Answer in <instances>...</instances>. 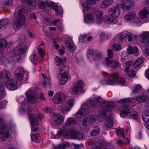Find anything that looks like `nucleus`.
<instances>
[{
  "mask_svg": "<svg viewBox=\"0 0 149 149\" xmlns=\"http://www.w3.org/2000/svg\"><path fill=\"white\" fill-rule=\"evenodd\" d=\"M84 17L90 21H93L95 19V17L93 14L91 13H88L84 15Z\"/></svg>",
  "mask_w": 149,
  "mask_h": 149,
  "instance_id": "37998d69",
  "label": "nucleus"
},
{
  "mask_svg": "<svg viewBox=\"0 0 149 149\" xmlns=\"http://www.w3.org/2000/svg\"><path fill=\"white\" fill-rule=\"evenodd\" d=\"M61 77L62 78H67L68 79H69L70 78V74L67 72H63V73L61 74Z\"/></svg>",
  "mask_w": 149,
  "mask_h": 149,
  "instance_id": "bf43d9fd",
  "label": "nucleus"
},
{
  "mask_svg": "<svg viewBox=\"0 0 149 149\" xmlns=\"http://www.w3.org/2000/svg\"><path fill=\"white\" fill-rule=\"evenodd\" d=\"M77 123V121L76 119L72 117H71L69 118L68 119L66 120L65 122V125L67 126H69L71 125H74Z\"/></svg>",
  "mask_w": 149,
  "mask_h": 149,
  "instance_id": "c9c22d12",
  "label": "nucleus"
},
{
  "mask_svg": "<svg viewBox=\"0 0 149 149\" xmlns=\"http://www.w3.org/2000/svg\"><path fill=\"white\" fill-rule=\"evenodd\" d=\"M66 146L65 143H63L58 146L54 149H65Z\"/></svg>",
  "mask_w": 149,
  "mask_h": 149,
  "instance_id": "680f3d73",
  "label": "nucleus"
},
{
  "mask_svg": "<svg viewBox=\"0 0 149 149\" xmlns=\"http://www.w3.org/2000/svg\"><path fill=\"white\" fill-rule=\"evenodd\" d=\"M100 100H102V102L103 103L104 102V100H103L102 99H101L99 97L94 98L93 100H91L90 101V102L92 106L95 107L98 105Z\"/></svg>",
  "mask_w": 149,
  "mask_h": 149,
  "instance_id": "cd10ccee",
  "label": "nucleus"
},
{
  "mask_svg": "<svg viewBox=\"0 0 149 149\" xmlns=\"http://www.w3.org/2000/svg\"><path fill=\"white\" fill-rule=\"evenodd\" d=\"M104 107H102L99 113V116L104 118L107 114V112L111 111L114 107V104L109 102H107L105 105L104 104Z\"/></svg>",
  "mask_w": 149,
  "mask_h": 149,
  "instance_id": "7ed1b4c3",
  "label": "nucleus"
},
{
  "mask_svg": "<svg viewBox=\"0 0 149 149\" xmlns=\"http://www.w3.org/2000/svg\"><path fill=\"white\" fill-rule=\"evenodd\" d=\"M105 62H106L105 66H107L108 67H110L113 68L119 67L120 66V64L118 61H113L111 59H109L108 58H106Z\"/></svg>",
  "mask_w": 149,
  "mask_h": 149,
  "instance_id": "ddd939ff",
  "label": "nucleus"
},
{
  "mask_svg": "<svg viewBox=\"0 0 149 149\" xmlns=\"http://www.w3.org/2000/svg\"><path fill=\"white\" fill-rule=\"evenodd\" d=\"M7 102L6 101L3 100L0 102V109L5 108L7 104Z\"/></svg>",
  "mask_w": 149,
  "mask_h": 149,
  "instance_id": "052dcab7",
  "label": "nucleus"
},
{
  "mask_svg": "<svg viewBox=\"0 0 149 149\" xmlns=\"http://www.w3.org/2000/svg\"><path fill=\"white\" fill-rule=\"evenodd\" d=\"M42 76L43 78V87L46 88L47 86H50L51 85V78L50 77H46L45 76L44 74H42Z\"/></svg>",
  "mask_w": 149,
  "mask_h": 149,
  "instance_id": "393cba45",
  "label": "nucleus"
},
{
  "mask_svg": "<svg viewBox=\"0 0 149 149\" xmlns=\"http://www.w3.org/2000/svg\"><path fill=\"white\" fill-rule=\"evenodd\" d=\"M149 14V8L145 7L140 11L139 15L141 18L145 19L148 17Z\"/></svg>",
  "mask_w": 149,
  "mask_h": 149,
  "instance_id": "5701e85b",
  "label": "nucleus"
},
{
  "mask_svg": "<svg viewBox=\"0 0 149 149\" xmlns=\"http://www.w3.org/2000/svg\"><path fill=\"white\" fill-rule=\"evenodd\" d=\"M25 9L22 6H19L16 8L15 10V16L23 15L21 14L22 12L24 13Z\"/></svg>",
  "mask_w": 149,
  "mask_h": 149,
  "instance_id": "7c9ffc66",
  "label": "nucleus"
},
{
  "mask_svg": "<svg viewBox=\"0 0 149 149\" xmlns=\"http://www.w3.org/2000/svg\"><path fill=\"white\" fill-rule=\"evenodd\" d=\"M128 115H130L132 116L134 119H137L139 117V114L135 111L132 110L130 111H129Z\"/></svg>",
  "mask_w": 149,
  "mask_h": 149,
  "instance_id": "de8ad7c7",
  "label": "nucleus"
},
{
  "mask_svg": "<svg viewBox=\"0 0 149 149\" xmlns=\"http://www.w3.org/2000/svg\"><path fill=\"white\" fill-rule=\"evenodd\" d=\"M113 120L111 116H109L106 118L104 126L107 129H105V130H108L109 129H110L112 127Z\"/></svg>",
  "mask_w": 149,
  "mask_h": 149,
  "instance_id": "6ab92c4d",
  "label": "nucleus"
},
{
  "mask_svg": "<svg viewBox=\"0 0 149 149\" xmlns=\"http://www.w3.org/2000/svg\"><path fill=\"white\" fill-rule=\"evenodd\" d=\"M4 5L6 6H12L13 4V2L12 0H8L6 1L5 3H3Z\"/></svg>",
  "mask_w": 149,
  "mask_h": 149,
  "instance_id": "338daca9",
  "label": "nucleus"
},
{
  "mask_svg": "<svg viewBox=\"0 0 149 149\" xmlns=\"http://www.w3.org/2000/svg\"><path fill=\"white\" fill-rule=\"evenodd\" d=\"M142 120L146 122L145 123V127L149 129V111H145L142 113Z\"/></svg>",
  "mask_w": 149,
  "mask_h": 149,
  "instance_id": "dca6fc26",
  "label": "nucleus"
},
{
  "mask_svg": "<svg viewBox=\"0 0 149 149\" xmlns=\"http://www.w3.org/2000/svg\"><path fill=\"white\" fill-rule=\"evenodd\" d=\"M116 133L118 136L120 137H125V135L123 133V129L117 130Z\"/></svg>",
  "mask_w": 149,
  "mask_h": 149,
  "instance_id": "8fccbe9b",
  "label": "nucleus"
},
{
  "mask_svg": "<svg viewBox=\"0 0 149 149\" xmlns=\"http://www.w3.org/2000/svg\"><path fill=\"white\" fill-rule=\"evenodd\" d=\"M16 19L14 21L12 28L15 30H17L21 28L25 21V17L24 15L15 16Z\"/></svg>",
  "mask_w": 149,
  "mask_h": 149,
  "instance_id": "423d86ee",
  "label": "nucleus"
},
{
  "mask_svg": "<svg viewBox=\"0 0 149 149\" xmlns=\"http://www.w3.org/2000/svg\"><path fill=\"white\" fill-rule=\"evenodd\" d=\"M95 52L93 49H89L87 52V56L88 58L90 60H93V59H95L94 58V54Z\"/></svg>",
  "mask_w": 149,
  "mask_h": 149,
  "instance_id": "ea45409f",
  "label": "nucleus"
},
{
  "mask_svg": "<svg viewBox=\"0 0 149 149\" xmlns=\"http://www.w3.org/2000/svg\"><path fill=\"white\" fill-rule=\"evenodd\" d=\"M103 19V20L105 21L108 24H113L116 23V19L110 18L106 16Z\"/></svg>",
  "mask_w": 149,
  "mask_h": 149,
  "instance_id": "79ce46f5",
  "label": "nucleus"
},
{
  "mask_svg": "<svg viewBox=\"0 0 149 149\" xmlns=\"http://www.w3.org/2000/svg\"><path fill=\"white\" fill-rule=\"evenodd\" d=\"M133 50L136 51V53H135V55L136 56L138 54L139 51L137 47H132L131 46H129L127 49L128 53L130 54H133Z\"/></svg>",
  "mask_w": 149,
  "mask_h": 149,
  "instance_id": "e433bc0d",
  "label": "nucleus"
},
{
  "mask_svg": "<svg viewBox=\"0 0 149 149\" xmlns=\"http://www.w3.org/2000/svg\"><path fill=\"white\" fill-rule=\"evenodd\" d=\"M11 78V74L7 70H3L0 72V79H3L8 80Z\"/></svg>",
  "mask_w": 149,
  "mask_h": 149,
  "instance_id": "aec40b11",
  "label": "nucleus"
},
{
  "mask_svg": "<svg viewBox=\"0 0 149 149\" xmlns=\"http://www.w3.org/2000/svg\"><path fill=\"white\" fill-rule=\"evenodd\" d=\"M107 55L109 59H110L113 58V54L112 50L108 49L107 50Z\"/></svg>",
  "mask_w": 149,
  "mask_h": 149,
  "instance_id": "6e6d98bb",
  "label": "nucleus"
},
{
  "mask_svg": "<svg viewBox=\"0 0 149 149\" xmlns=\"http://www.w3.org/2000/svg\"><path fill=\"white\" fill-rule=\"evenodd\" d=\"M115 81L121 85H123L125 83V79L122 77H119L118 73L115 72L109 76L106 82L107 84H113Z\"/></svg>",
  "mask_w": 149,
  "mask_h": 149,
  "instance_id": "f257e3e1",
  "label": "nucleus"
},
{
  "mask_svg": "<svg viewBox=\"0 0 149 149\" xmlns=\"http://www.w3.org/2000/svg\"><path fill=\"white\" fill-rule=\"evenodd\" d=\"M31 114H30L29 115V117L31 124V131L32 132H36L39 130V128L36 127L38 125L39 123L38 121L34 122L31 118Z\"/></svg>",
  "mask_w": 149,
  "mask_h": 149,
  "instance_id": "4be33fe9",
  "label": "nucleus"
},
{
  "mask_svg": "<svg viewBox=\"0 0 149 149\" xmlns=\"http://www.w3.org/2000/svg\"><path fill=\"white\" fill-rule=\"evenodd\" d=\"M149 98L148 97L144 95L139 96L136 97V100L139 102H142L148 100Z\"/></svg>",
  "mask_w": 149,
  "mask_h": 149,
  "instance_id": "f704fd0d",
  "label": "nucleus"
},
{
  "mask_svg": "<svg viewBox=\"0 0 149 149\" xmlns=\"http://www.w3.org/2000/svg\"><path fill=\"white\" fill-rule=\"evenodd\" d=\"M101 39L102 40H105L107 39L108 38V36L107 34H106L104 32H102L100 33Z\"/></svg>",
  "mask_w": 149,
  "mask_h": 149,
  "instance_id": "864d4df0",
  "label": "nucleus"
},
{
  "mask_svg": "<svg viewBox=\"0 0 149 149\" xmlns=\"http://www.w3.org/2000/svg\"><path fill=\"white\" fill-rule=\"evenodd\" d=\"M33 110V109L31 107H29L28 108L27 110V112L29 114V115L30 114H31V118H32V120L34 122L38 121V122L39 119H40L42 118L43 117V115L39 113L36 115L34 117H33V114L31 113L32 110Z\"/></svg>",
  "mask_w": 149,
  "mask_h": 149,
  "instance_id": "412c9836",
  "label": "nucleus"
},
{
  "mask_svg": "<svg viewBox=\"0 0 149 149\" xmlns=\"http://www.w3.org/2000/svg\"><path fill=\"white\" fill-rule=\"evenodd\" d=\"M100 131V129L99 127L96 126L94 127V130L91 132L90 135L92 136L97 135L99 134Z\"/></svg>",
  "mask_w": 149,
  "mask_h": 149,
  "instance_id": "58836bf2",
  "label": "nucleus"
},
{
  "mask_svg": "<svg viewBox=\"0 0 149 149\" xmlns=\"http://www.w3.org/2000/svg\"><path fill=\"white\" fill-rule=\"evenodd\" d=\"M5 85L8 89L11 90H14L17 89V83L16 81L11 78L9 79L6 80Z\"/></svg>",
  "mask_w": 149,
  "mask_h": 149,
  "instance_id": "f8f14e48",
  "label": "nucleus"
},
{
  "mask_svg": "<svg viewBox=\"0 0 149 149\" xmlns=\"http://www.w3.org/2000/svg\"><path fill=\"white\" fill-rule=\"evenodd\" d=\"M140 39L146 46L149 47V32L144 31L141 33Z\"/></svg>",
  "mask_w": 149,
  "mask_h": 149,
  "instance_id": "4468645a",
  "label": "nucleus"
},
{
  "mask_svg": "<svg viewBox=\"0 0 149 149\" xmlns=\"http://www.w3.org/2000/svg\"><path fill=\"white\" fill-rule=\"evenodd\" d=\"M133 64V62L132 61H127L125 63L126 67L125 69H129Z\"/></svg>",
  "mask_w": 149,
  "mask_h": 149,
  "instance_id": "13d9d810",
  "label": "nucleus"
},
{
  "mask_svg": "<svg viewBox=\"0 0 149 149\" xmlns=\"http://www.w3.org/2000/svg\"><path fill=\"white\" fill-rule=\"evenodd\" d=\"M102 56V54L101 52H99L96 54L94 55V58L95 59H93V60H96L100 59Z\"/></svg>",
  "mask_w": 149,
  "mask_h": 149,
  "instance_id": "4d7b16f0",
  "label": "nucleus"
},
{
  "mask_svg": "<svg viewBox=\"0 0 149 149\" xmlns=\"http://www.w3.org/2000/svg\"><path fill=\"white\" fill-rule=\"evenodd\" d=\"M7 45V42L4 39H0V50L5 48Z\"/></svg>",
  "mask_w": 149,
  "mask_h": 149,
  "instance_id": "a18cd8bd",
  "label": "nucleus"
},
{
  "mask_svg": "<svg viewBox=\"0 0 149 149\" xmlns=\"http://www.w3.org/2000/svg\"><path fill=\"white\" fill-rule=\"evenodd\" d=\"M36 52H33V54H31L30 57V61L33 63L34 66H36L37 65V63L38 62L37 61L36 57Z\"/></svg>",
  "mask_w": 149,
  "mask_h": 149,
  "instance_id": "4c0bfd02",
  "label": "nucleus"
},
{
  "mask_svg": "<svg viewBox=\"0 0 149 149\" xmlns=\"http://www.w3.org/2000/svg\"><path fill=\"white\" fill-rule=\"evenodd\" d=\"M31 138L33 141L36 143H39L41 140L39 134L38 133L36 134H31Z\"/></svg>",
  "mask_w": 149,
  "mask_h": 149,
  "instance_id": "2f4dec72",
  "label": "nucleus"
},
{
  "mask_svg": "<svg viewBox=\"0 0 149 149\" xmlns=\"http://www.w3.org/2000/svg\"><path fill=\"white\" fill-rule=\"evenodd\" d=\"M144 59L142 57L138 58L135 62L134 67V68H136L139 67L144 62Z\"/></svg>",
  "mask_w": 149,
  "mask_h": 149,
  "instance_id": "72a5a7b5",
  "label": "nucleus"
},
{
  "mask_svg": "<svg viewBox=\"0 0 149 149\" xmlns=\"http://www.w3.org/2000/svg\"><path fill=\"white\" fill-rule=\"evenodd\" d=\"M63 134L65 136H70L72 138L74 139H80L83 138L82 134L79 132H75L73 130H70L69 131H63Z\"/></svg>",
  "mask_w": 149,
  "mask_h": 149,
  "instance_id": "0eeeda50",
  "label": "nucleus"
},
{
  "mask_svg": "<svg viewBox=\"0 0 149 149\" xmlns=\"http://www.w3.org/2000/svg\"><path fill=\"white\" fill-rule=\"evenodd\" d=\"M4 55L1 52H0V65L3 64L4 62Z\"/></svg>",
  "mask_w": 149,
  "mask_h": 149,
  "instance_id": "69168bd1",
  "label": "nucleus"
},
{
  "mask_svg": "<svg viewBox=\"0 0 149 149\" xmlns=\"http://www.w3.org/2000/svg\"><path fill=\"white\" fill-rule=\"evenodd\" d=\"M136 13L134 11L128 12L125 15V19L127 21H134L136 23L140 22V19L136 17Z\"/></svg>",
  "mask_w": 149,
  "mask_h": 149,
  "instance_id": "9b49d317",
  "label": "nucleus"
},
{
  "mask_svg": "<svg viewBox=\"0 0 149 149\" xmlns=\"http://www.w3.org/2000/svg\"><path fill=\"white\" fill-rule=\"evenodd\" d=\"M84 85L83 81L80 80L77 82L73 87L72 90V93L74 94H77L81 93Z\"/></svg>",
  "mask_w": 149,
  "mask_h": 149,
  "instance_id": "9d476101",
  "label": "nucleus"
},
{
  "mask_svg": "<svg viewBox=\"0 0 149 149\" xmlns=\"http://www.w3.org/2000/svg\"><path fill=\"white\" fill-rule=\"evenodd\" d=\"M15 79L19 81H22L23 79L24 75H22V74H15Z\"/></svg>",
  "mask_w": 149,
  "mask_h": 149,
  "instance_id": "e2e57ef3",
  "label": "nucleus"
},
{
  "mask_svg": "<svg viewBox=\"0 0 149 149\" xmlns=\"http://www.w3.org/2000/svg\"><path fill=\"white\" fill-rule=\"evenodd\" d=\"M26 51V48L23 46L19 45L15 47L13 50L14 55L16 56V57L18 56L19 57L17 58V60L18 62H20L21 60V58L24 56V53Z\"/></svg>",
  "mask_w": 149,
  "mask_h": 149,
  "instance_id": "20e7f679",
  "label": "nucleus"
},
{
  "mask_svg": "<svg viewBox=\"0 0 149 149\" xmlns=\"http://www.w3.org/2000/svg\"><path fill=\"white\" fill-rule=\"evenodd\" d=\"M9 136V131L6 130L5 126L3 124V118L0 117V140L5 141Z\"/></svg>",
  "mask_w": 149,
  "mask_h": 149,
  "instance_id": "f03ea898",
  "label": "nucleus"
},
{
  "mask_svg": "<svg viewBox=\"0 0 149 149\" xmlns=\"http://www.w3.org/2000/svg\"><path fill=\"white\" fill-rule=\"evenodd\" d=\"M113 0H103L100 4L102 8H105L111 5L113 3Z\"/></svg>",
  "mask_w": 149,
  "mask_h": 149,
  "instance_id": "c85d7f7f",
  "label": "nucleus"
},
{
  "mask_svg": "<svg viewBox=\"0 0 149 149\" xmlns=\"http://www.w3.org/2000/svg\"><path fill=\"white\" fill-rule=\"evenodd\" d=\"M65 97L64 94L62 93H58L54 95L52 101L55 104H61L64 101Z\"/></svg>",
  "mask_w": 149,
  "mask_h": 149,
  "instance_id": "1a4fd4ad",
  "label": "nucleus"
},
{
  "mask_svg": "<svg viewBox=\"0 0 149 149\" xmlns=\"http://www.w3.org/2000/svg\"><path fill=\"white\" fill-rule=\"evenodd\" d=\"M26 96L28 100L32 103H35L37 101L38 96L31 91L27 92Z\"/></svg>",
  "mask_w": 149,
  "mask_h": 149,
  "instance_id": "2eb2a0df",
  "label": "nucleus"
},
{
  "mask_svg": "<svg viewBox=\"0 0 149 149\" xmlns=\"http://www.w3.org/2000/svg\"><path fill=\"white\" fill-rule=\"evenodd\" d=\"M75 102V99L74 98H70L68 100L62 107L63 113L64 114H67L68 112L70 110L72 107L73 106Z\"/></svg>",
  "mask_w": 149,
  "mask_h": 149,
  "instance_id": "6e6552de",
  "label": "nucleus"
},
{
  "mask_svg": "<svg viewBox=\"0 0 149 149\" xmlns=\"http://www.w3.org/2000/svg\"><path fill=\"white\" fill-rule=\"evenodd\" d=\"M66 46L70 52H72L75 49V45L71 40H67Z\"/></svg>",
  "mask_w": 149,
  "mask_h": 149,
  "instance_id": "bb28decb",
  "label": "nucleus"
},
{
  "mask_svg": "<svg viewBox=\"0 0 149 149\" xmlns=\"http://www.w3.org/2000/svg\"><path fill=\"white\" fill-rule=\"evenodd\" d=\"M95 15L97 23L99 24L102 21V13L101 11L96 10L95 11Z\"/></svg>",
  "mask_w": 149,
  "mask_h": 149,
  "instance_id": "473e14b6",
  "label": "nucleus"
},
{
  "mask_svg": "<svg viewBox=\"0 0 149 149\" xmlns=\"http://www.w3.org/2000/svg\"><path fill=\"white\" fill-rule=\"evenodd\" d=\"M9 24V20L8 19H1L0 20V29L3 26L8 24Z\"/></svg>",
  "mask_w": 149,
  "mask_h": 149,
  "instance_id": "09e8293b",
  "label": "nucleus"
},
{
  "mask_svg": "<svg viewBox=\"0 0 149 149\" xmlns=\"http://www.w3.org/2000/svg\"><path fill=\"white\" fill-rule=\"evenodd\" d=\"M54 121L57 123H61L64 120L63 116L61 114H54Z\"/></svg>",
  "mask_w": 149,
  "mask_h": 149,
  "instance_id": "a878e982",
  "label": "nucleus"
},
{
  "mask_svg": "<svg viewBox=\"0 0 149 149\" xmlns=\"http://www.w3.org/2000/svg\"><path fill=\"white\" fill-rule=\"evenodd\" d=\"M24 71L23 69L22 68H18L16 70L15 73V74H22V75H24Z\"/></svg>",
  "mask_w": 149,
  "mask_h": 149,
  "instance_id": "3c124183",
  "label": "nucleus"
},
{
  "mask_svg": "<svg viewBox=\"0 0 149 149\" xmlns=\"http://www.w3.org/2000/svg\"><path fill=\"white\" fill-rule=\"evenodd\" d=\"M88 112L87 109L81 108L76 114L75 116L77 118H80L88 114Z\"/></svg>",
  "mask_w": 149,
  "mask_h": 149,
  "instance_id": "b1692460",
  "label": "nucleus"
},
{
  "mask_svg": "<svg viewBox=\"0 0 149 149\" xmlns=\"http://www.w3.org/2000/svg\"><path fill=\"white\" fill-rule=\"evenodd\" d=\"M127 38V34L123 33H121L118 34L116 37L118 41L120 42L123 41Z\"/></svg>",
  "mask_w": 149,
  "mask_h": 149,
  "instance_id": "a19ab883",
  "label": "nucleus"
},
{
  "mask_svg": "<svg viewBox=\"0 0 149 149\" xmlns=\"http://www.w3.org/2000/svg\"><path fill=\"white\" fill-rule=\"evenodd\" d=\"M112 49L114 51H118L121 49V46L118 44H113L112 46Z\"/></svg>",
  "mask_w": 149,
  "mask_h": 149,
  "instance_id": "5fc2aeb1",
  "label": "nucleus"
},
{
  "mask_svg": "<svg viewBox=\"0 0 149 149\" xmlns=\"http://www.w3.org/2000/svg\"><path fill=\"white\" fill-rule=\"evenodd\" d=\"M124 71L126 74L129 76L133 77L135 76V73L134 70L130 69H125Z\"/></svg>",
  "mask_w": 149,
  "mask_h": 149,
  "instance_id": "c03bdc74",
  "label": "nucleus"
},
{
  "mask_svg": "<svg viewBox=\"0 0 149 149\" xmlns=\"http://www.w3.org/2000/svg\"><path fill=\"white\" fill-rule=\"evenodd\" d=\"M97 118V116L96 115H91L90 116L88 120V121L91 123H93L95 122Z\"/></svg>",
  "mask_w": 149,
  "mask_h": 149,
  "instance_id": "603ef678",
  "label": "nucleus"
},
{
  "mask_svg": "<svg viewBox=\"0 0 149 149\" xmlns=\"http://www.w3.org/2000/svg\"><path fill=\"white\" fill-rule=\"evenodd\" d=\"M120 4L121 5L120 7L128 10L133 5V2L132 0H124L122 5Z\"/></svg>",
  "mask_w": 149,
  "mask_h": 149,
  "instance_id": "a211bd4d",
  "label": "nucleus"
},
{
  "mask_svg": "<svg viewBox=\"0 0 149 149\" xmlns=\"http://www.w3.org/2000/svg\"><path fill=\"white\" fill-rule=\"evenodd\" d=\"M118 111L120 112V116L123 117L128 115L130 111L128 106L124 104L120 107Z\"/></svg>",
  "mask_w": 149,
  "mask_h": 149,
  "instance_id": "f3484780",
  "label": "nucleus"
},
{
  "mask_svg": "<svg viewBox=\"0 0 149 149\" xmlns=\"http://www.w3.org/2000/svg\"><path fill=\"white\" fill-rule=\"evenodd\" d=\"M46 24L48 25H52L53 24V21L51 19H47L45 20Z\"/></svg>",
  "mask_w": 149,
  "mask_h": 149,
  "instance_id": "774afa93",
  "label": "nucleus"
},
{
  "mask_svg": "<svg viewBox=\"0 0 149 149\" xmlns=\"http://www.w3.org/2000/svg\"><path fill=\"white\" fill-rule=\"evenodd\" d=\"M54 62L55 64L58 66H61L64 64L65 60L64 59L61 58L56 56L54 58Z\"/></svg>",
  "mask_w": 149,
  "mask_h": 149,
  "instance_id": "c756f323",
  "label": "nucleus"
},
{
  "mask_svg": "<svg viewBox=\"0 0 149 149\" xmlns=\"http://www.w3.org/2000/svg\"><path fill=\"white\" fill-rule=\"evenodd\" d=\"M121 5L119 4H117L116 6L110 7L108 10V13L109 16L113 18H116L120 15V8Z\"/></svg>",
  "mask_w": 149,
  "mask_h": 149,
  "instance_id": "39448f33",
  "label": "nucleus"
},
{
  "mask_svg": "<svg viewBox=\"0 0 149 149\" xmlns=\"http://www.w3.org/2000/svg\"><path fill=\"white\" fill-rule=\"evenodd\" d=\"M68 80L67 78H64L61 77L59 80V84L61 85L65 84V82Z\"/></svg>",
  "mask_w": 149,
  "mask_h": 149,
  "instance_id": "0e129e2a",
  "label": "nucleus"
},
{
  "mask_svg": "<svg viewBox=\"0 0 149 149\" xmlns=\"http://www.w3.org/2000/svg\"><path fill=\"white\" fill-rule=\"evenodd\" d=\"M142 90V88L139 84L136 85L135 87V88L133 90V92L134 93H139L141 92Z\"/></svg>",
  "mask_w": 149,
  "mask_h": 149,
  "instance_id": "49530a36",
  "label": "nucleus"
}]
</instances>
